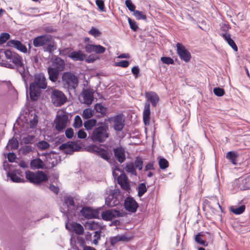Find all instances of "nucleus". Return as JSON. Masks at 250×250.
Listing matches in <instances>:
<instances>
[{"label": "nucleus", "mask_w": 250, "mask_h": 250, "mask_svg": "<svg viewBox=\"0 0 250 250\" xmlns=\"http://www.w3.org/2000/svg\"><path fill=\"white\" fill-rule=\"evenodd\" d=\"M47 87V82L44 75L42 73L35 74L34 81L29 86V95L33 101H37L40 96L42 89Z\"/></svg>", "instance_id": "nucleus-1"}, {"label": "nucleus", "mask_w": 250, "mask_h": 250, "mask_svg": "<svg viewBox=\"0 0 250 250\" xmlns=\"http://www.w3.org/2000/svg\"><path fill=\"white\" fill-rule=\"evenodd\" d=\"M4 53L6 58L9 60L10 62H12L14 64L13 65L7 63L6 66L10 68H14V66H16L22 78L25 81L28 76V72L25 70L22 57L16 52H12L9 49L4 51Z\"/></svg>", "instance_id": "nucleus-2"}, {"label": "nucleus", "mask_w": 250, "mask_h": 250, "mask_svg": "<svg viewBox=\"0 0 250 250\" xmlns=\"http://www.w3.org/2000/svg\"><path fill=\"white\" fill-rule=\"evenodd\" d=\"M108 126L102 125L95 127L90 135L91 141L95 143H103L109 137V134L108 132Z\"/></svg>", "instance_id": "nucleus-3"}, {"label": "nucleus", "mask_w": 250, "mask_h": 250, "mask_svg": "<svg viewBox=\"0 0 250 250\" xmlns=\"http://www.w3.org/2000/svg\"><path fill=\"white\" fill-rule=\"evenodd\" d=\"M62 83L63 87L68 91H75L78 86L79 79L74 73L66 72L62 74Z\"/></svg>", "instance_id": "nucleus-4"}, {"label": "nucleus", "mask_w": 250, "mask_h": 250, "mask_svg": "<svg viewBox=\"0 0 250 250\" xmlns=\"http://www.w3.org/2000/svg\"><path fill=\"white\" fill-rule=\"evenodd\" d=\"M26 178L30 182L34 184H40L42 182L48 180L46 174L42 171L34 172L29 170L25 172Z\"/></svg>", "instance_id": "nucleus-5"}, {"label": "nucleus", "mask_w": 250, "mask_h": 250, "mask_svg": "<svg viewBox=\"0 0 250 250\" xmlns=\"http://www.w3.org/2000/svg\"><path fill=\"white\" fill-rule=\"evenodd\" d=\"M235 190H244L250 189V174L235 180L232 184Z\"/></svg>", "instance_id": "nucleus-6"}, {"label": "nucleus", "mask_w": 250, "mask_h": 250, "mask_svg": "<svg viewBox=\"0 0 250 250\" xmlns=\"http://www.w3.org/2000/svg\"><path fill=\"white\" fill-rule=\"evenodd\" d=\"M51 98L52 104L57 107L62 106L67 100L65 95L62 91L57 89H54L51 92Z\"/></svg>", "instance_id": "nucleus-7"}, {"label": "nucleus", "mask_w": 250, "mask_h": 250, "mask_svg": "<svg viewBox=\"0 0 250 250\" xmlns=\"http://www.w3.org/2000/svg\"><path fill=\"white\" fill-rule=\"evenodd\" d=\"M121 195L116 190L110 191L109 195L105 197V203L108 207H113L118 205L120 203Z\"/></svg>", "instance_id": "nucleus-8"}, {"label": "nucleus", "mask_w": 250, "mask_h": 250, "mask_svg": "<svg viewBox=\"0 0 250 250\" xmlns=\"http://www.w3.org/2000/svg\"><path fill=\"white\" fill-rule=\"evenodd\" d=\"M52 37L49 35H43L35 38L33 41V44L36 47L45 46L46 44L52 42Z\"/></svg>", "instance_id": "nucleus-9"}, {"label": "nucleus", "mask_w": 250, "mask_h": 250, "mask_svg": "<svg viewBox=\"0 0 250 250\" xmlns=\"http://www.w3.org/2000/svg\"><path fill=\"white\" fill-rule=\"evenodd\" d=\"M177 53L180 59L184 62H188L191 59V55L189 52L180 43L176 44Z\"/></svg>", "instance_id": "nucleus-10"}, {"label": "nucleus", "mask_w": 250, "mask_h": 250, "mask_svg": "<svg viewBox=\"0 0 250 250\" xmlns=\"http://www.w3.org/2000/svg\"><path fill=\"white\" fill-rule=\"evenodd\" d=\"M68 116L62 114L57 116L55 122V128L59 132L62 131L66 126L68 122Z\"/></svg>", "instance_id": "nucleus-11"}, {"label": "nucleus", "mask_w": 250, "mask_h": 250, "mask_svg": "<svg viewBox=\"0 0 250 250\" xmlns=\"http://www.w3.org/2000/svg\"><path fill=\"white\" fill-rule=\"evenodd\" d=\"M59 148L60 150H64L66 154H71L73 152L78 150L80 146L75 142H68L67 143L61 145Z\"/></svg>", "instance_id": "nucleus-12"}, {"label": "nucleus", "mask_w": 250, "mask_h": 250, "mask_svg": "<svg viewBox=\"0 0 250 250\" xmlns=\"http://www.w3.org/2000/svg\"><path fill=\"white\" fill-rule=\"evenodd\" d=\"M123 216L119 210L115 209L106 210L102 213V219L104 220L109 221L116 217Z\"/></svg>", "instance_id": "nucleus-13"}, {"label": "nucleus", "mask_w": 250, "mask_h": 250, "mask_svg": "<svg viewBox=\"0 0 250 250\" xmlns=\"http://www.w3.org/2000/svg\"><path fill=\"white\" fill-rule=\"evenodd\" d=\"M124 207L128 211L135 212L138 207V205L132 197H128L125 200Z\"/></svg>", "instance_id": "nucleus-14"}, {"label": "nucleus", "mask_w": 250, "mask_h": 250, "mask_svg": "<svg viewBox=\"0 0 250 250\" xmlns=\"http://www.w3.org/2000/svg\"><path fill=\"white\" fill-rule=\"evenodd\" d=\"M114 157L117 161L122 164L126 160L125 150L122 146H119L113 149Z\"/></svg>", "instance_id": "nucleus-15"}, {"label": "nucleus", "mask_w": 250, "mask_h": 250, "mask_svg": "<svg viewBox=\"0 0 250 250\" xmlns=\"http://www.w3.org/2000/svg\"><path fill=\"white\" fill-rule=\"evenodd\" d=\"M81 214L86 219L97 218L98 216V212L90 208H83L81 210Z\"/></svg>", "instance_id": "nucleus-16"}, {"label": "nucleus", "mask_w": 250, "mask_h": 250, "mask_svg": "<svg viewBox=\"0 0 250 250\" xmlns=\"http://www.w3.org/2000/svg\"><path fill=\"white\" fill-rule=\"evenodd\" d=\"M51 67L60 72L62 71L65 68V62L61 58L56 57L52 60Z\"/></svg>", "instance_id": "nucleus-17"}, {"label": "nucleus", "mask_w": 250, "mask_h": 250, "mask_svg": "<svg viewBox=\"0 0 250 250\" xmlns=\"http://www.w3.org/2000/svg\"><path fill=\"white\" fill-rule=\"evenodd\" d=\"M7 45L9 46L13 47L23 53H26L27 51L26 46L19 41L10 40L7 42Z\"/></svg>", "instance_id": "nucleus-18"}, {"label": "nucleus", "mask_w": 250, "mask_h": 250, "mask_svg": "<svg viewBox=\"0 0 250 250\" xmlns=\"http://www.w3.org/2000/svg\"><path fill=\"white\" fill-rule=\"evenodd\" d=\"M150 115V104L148 102H146L144 105V109L143 111V121L144 124L146 125H147L149 124Z\"/></svg>", "instance_id": "nucleus-19"}, {"label": "nucleus", "mask_w": 250, "mask_h": 250, "mask_svg": "<svg viewBox=\"0 0 250 250\" xmlns=\"http://www.w3.org/2000/svg\"><path fill=\"white\" fill-rule=\"evenodd\" d=\"M114 129L118 131L122 130L124 126V121L123 118L119 115L115 116L113 118Z\"/></svg>", "instance_id": "nucleus-20"}, {"label": "nucleus", "mask_w": 250, "mask_h": 250, "mask_svg": "<svg viewBox=\"0 0 250 250\" xmlns=\"http://www.w3.org/2000/svg\"><path fill=\"white\" fill-rule=\"evenodd\" d=\"M145 96L152 104L153 107L157 105V103L159 101L158 96L154 92H146L145 93Z\"/></svg>", "instance_id": "nucleus-21"}, {"label": "nucleus", "mask_w": 250, "mask_h": 250, "mask_svg": "<svg viewBox=\"0 0 250 250\" xmlns=\"http://www.w3.org/2000/svg\"><path fill=\"white\" fill-rule=\"evenodd\" d=\"M86 55L82 53L80 50L73 51L69 53L68 57L74 61H82L86 58Z\"/></svg>", "instance_id": "nucleus-22"}, {"label": "nucleus", "mask_w": 250, "mask_h": 250, "mask_svg": "<svg viewBox=\"0 0 250 250\" xmlns=\"http://www.w3.org/2000/svg\"><path fill=\"white\" fill-rule=\"evenodd\" d=\"M118 183L121 187L125 190L129 189V185L128 184L127 178L125 174H121L117 178Z\"/></svg>", "instance_id": "nucleus-23"}, {"label": "nucleus", "mask_w": 250, "mask_h": 250, "mask_svg": "<svg viewBox=\"0 0 250 250\" xmlns=\"http://www.w3.org/2000/svg\"><path fill=\"white\" fill-rule=\"evenodd\" d=\"M47 71L49 80L52 82H56L58 80L60 71L51 66L47 68Z\"/></svg>", "instance_id": "nucleus-24"}, {"label": "nucleus", "mask_w": 250, "mask_h": 250, "mask_svg": "<svg viewBox=\"0 0 250 250\" xmlns=\"http://www.w3.org/2000/svg\"><path fill=\"white\" fill-rule=\"evenodd\" d=\"M220 35L235 51H237L238 50L237 46L234 41L231 38L230 34L228 33H221Z\"/></svg>", "instance_id": "nucleus-25"}, {"label": "nucleus", "mask_w": 250, "mask_h": 250, "mask_svg": "<svg viewBox=\"0 0 250 250\" xmlns=\"http://www.w3.org/2000/svg\"><path fill=\"white\" fill-rule=\"evenodd\" d=\"M84 102L87 104H91L93 101V93L88 89H83L82 93Z\"/></svg>", "instance_id": "nucleus-26"}, {"label": "nucleus", "mask_w": 250, "mask_h": 250, "mask_svg": "<svg viewBox=\"0 0 250 250\" xmlns=\"http://www.w3.org/2000/svg\"><path fill=\"white\" fill-rule=\"evenodd\" d=\"M103 123H97V120L95 119H88L84 122V126L87 130H91L93 127L96 125H102Z\"/></svg>", "instance_id": "nucleus-27"}, {"label": "nucleus", "mask_w": 250, "mask_h": 250, "mask_svg": "<svg viewBox=\"0 0 250 250\" xmlns=\"http://www.w3.org/2000/svg\"><path fill=\"white\" fill-rule=\"evenodd\" d=\"M97 155L99 156L104 160L108 162L111 159V156L107 149L100 147L97 152Z\"/></svg>", "instance_id": "nucleus-28"}, {"label": "nucleus", "mask_w": 250, "mask_h": 250, "mask_svg": "<svg viewBox=\"0 0 250 250\" xmlns=\"http://www.w3.org/2000/svg\"><path fill=\"white\" fill-rule=\"evenodd\" d=\"M43 166V162L40 158L33 159L30 162V167L32 169L42 168Z\"/></svg>", "instance_id": "nucleus-29"}, {"label": "nucleus", "mask_w": 250, "mask_h": 250, "mask_svg": "<svg viewBox=\"0 0 250 250\" xmlns=\"http://www.w3.org/2000/svg\"><path fill=\"white\" fill-rule=\"evenodd\" d=\"M7 176L8 177H9L10 178V180L13 182L15 183H23L24 182V180L19 177L17 175L16 173L15 172V171L12 172H8L7 173Z\"/></svg>", "instance_id": "nucleus-30"}, {"label": "nucleus", "mask_w": 250, "mask_h": 250, "mask_svg": "<svg viewBox=\"0 0 250 250\" xmlns=\"http://www.w3.org/2000/svg\"><path fill=\"white\" fill-rule=\"evenodd\" d=\"M125 169L128 173L131 175L136 176L137 173L135 169V167L132 162H129L126 164Z\"/></svg>", "instance_id": "nucleus-31"}, {"label": "nucleus", "mask_w": 250, "mask_h": 250, "mask_svg": "<svg viewBox=\"0 0 250 250\" xmlns=\"http://www.w3.org/2000/svg\"><path fill=\"white\" fill-rule=\"evenodd\" d=\"M71 226L75 232L79 235H82L83 233L84 229L82 225L77 223H72Z\"/></svg>", "instance_id": "nucleus-32"}, {"label": "nucleus", "mask_w": 250, "mask_h": 250, "mask_svg": "<svg viewBox=\"0 0 250 250\" xmlns=\"http://www.w3.org/2000/svg\"><path fill=\"white\" fill-rule=\"evenodd\" d=\"M238 155L233 151H229L226 155V158L232 163L233 165H236V159Z\"/></svg>", "instance_id": "nucleus-33"}, {"label": "nucleus", "mask_w": 250, "mask_h": 250, "mask_svg": "<svg viewBox=\"0 0 250 250\" xmlns=\"http://www.w3.org/2000/svg\"><path fill=\"white\" fill-rule=\"evenodd\" d=\"M143 162L144 161L143 159L139 156H137L134 163H133L135 167V169H138L140 171L142 170L143 166Z\"/></svg>", "instance_id": "nucleus-34"}, {"label": "nucleus", "mask_w": 250, "mask_h": 250, "mask_svg": "<svg viewBox=\"0 0 250 250\" xmlns=\"http://www.w3.org/2000/svg\"><path fill=\"white\" fill-rule=\"evenodd\" d=\"M245 209V206L244 205H241V206L235 208L231 207L230 211L235 214L239 215L242 214Z\"/></svg>", "instance_id": "nucleus-35"}, {"label": "nucleus", "mask_w": 250, "mask_h": 250, "mask_svg": "<svg viewBox=\"0 0 250 250\" xmlns=\"http://www.w3.org/2000/svg\"><path fill=\"white\" fill-rule=\"evenodd\" d=\"M93 115V111L90 108H85L83 111L82 116L85 119H89L92 117Z\"/></svg>", "instance_id": "nucleus-36"}, {"label": "nucleus", "mask_w": 250, "mask_h": 250, "mask_svg": "<svg viewBox=\"0 0 250 250\" xmlns=\"http://www.w3.org/2000/svg\"><path fill=\"white\" fill-rule=\"evenodd\" d=\"M94 109L97 112L100 113L102 115H105L107 110L106 108L101 104H96L95 105Z\"/></svg>", "instance_id": "nucleus-37"}, {"label": "nucleus", "mask_w": 250, "mask_h": 250, "mask_svg": "<svg viewBox=\"0 0 250 250\" xmlns=\"http://www.w3.org/2000/svg\"><path fill=\"white\" fill-rule=\"evenodd\" d=\"M147 191L146 184L141 183L138 186V195L139 197H142Z\"/></svg>", "instance_id": "nucleus-38"}, {"label": "nucleus", "mask_w": 250, "mask_h": 250, "mask_svg": "<svg viewBox=\"0 0 250 250\" xmlns=\"http://www.w3.org/2000/svg\"><path fill=\"white\" fill-rule=\"evenodd\" d=\"M159 166L161 169H165L169 166L168 162L164 158L160 157L159 160Z\"/></svg>", "instance_id": "nucleus-39"}, {"label": "nucleus", "mask_w": 250, "mask_h": 250, "mask_svg": "<svg viewBox=\"0 0 250 250\" xmlns=\"http://www.w3.org/2000/svg\"><path fill=\"white\" fill-rule=\"evenodd\" d=\"M50 146L49 144L45 141H39L37 144V147L42 150L47 149Z\"/></svg>", "instance_id": "nucleus-40"}, {"label": "nucleus", "mask_w": 250, "mask_h": 250, "mask_svg": "<svg viewBox=\"0 0 250 250\" xmlns=\"http://www.w3.org/2000/svg\"><path fill=\"white\" fill-rule=\"evenodd\" d=\"M88 34L95 38H97L100 36L102 33L97 28L94 27H92L91 29L88 31Z\"/></svg>", "instance_id": "nucleus-41"}, {"label": "nucleus", "mask_w": 250, "mask_h": 250, "mask_svg": "<svg viewBox=\"0 0 250 250\" xmlns=\"http://www.w3.org/2000/svg\"><path fill=\"white\" fill-rule=\"evenodd\" d=\"M133 15L135 17L137 20H146V16L143 14L142 12L135 10L133 12Z\"/></svg>", "instance_id": "nucleus-42"}, {"label": "nucleus", "mask_w": 250, "mask_h": 250, "mask_svg": "<svg viewBox=\"0 0 250 250\" xmlns=\"http://www.w3.org/2000/svg\"><path fill=\"white\" fill-rule=\"evenodd\" d=\"M64 203L67 208H68L69 206L73 207L75 206V202L73 198L70 196L64 197Z\"/></svg>", "instance_id": "nucleus-43"}, {"label": "nucleus", "mask_w": 250, "mask_h": 250, "mask_svg": "<svg viewBox=\"0 0 250 250\" xmlns=\"http://www.w3.org/2000/svg\"><path fill=\"white\" fill-rule=\"evenodd\" d=\"M83 125L82 120L80 116L77 115L75 117L74 122L73 124V126L75 128H79Z\"/></svg>", "instance_id": "nucleus-44"}, {"label": "nucleus", "mask_w": 250, "mask_h": 250, "mask_svg": "<svg viewBox=\"0 0 250 250\" xmlns=\"http://www.w3.org/2000/svg\"><path fill=\"white\" fill-rule=\"evenodd\" d=\"M201 236V233H198L195 237V241L198 244L202 245L203 246H207L208 243H207L205 241L203 240L200 237Z\"/></svg>", "instance_id": "nucleus-45"}, {"label": "nucleus", "mask_w": 250, "mask_h": 250, "mask_svg": "<svg viewBox=\"0 0 250 250\" xmlns=\"http://www.w3.org/2000/svg\"><path fill=\"white\" fill-rule=\"evenodd\" d=\"M10 38L8 33H2L0 35V44L5 43Z\"/></svg>", "instance_id": "nucleus-46"}, {"label": "nucleus", "mask_w": 250, "mask_h": 250, "mask_svg": "<svg viewBox=\"0 0 250 250\" xmlns=\"http://www.w3.org/2000/svg\"><path fill=\"white\" fill-rule=\"evenodd\" d=\"M161 61L166 64H173L174 63V60L169 57H162L161 58Z\"/></svg>", "instance_id": "nucleus-47"}, {"label": "nucleus", "mask_w": 250, "mask_h": 250, "mask_svg": "<svg viewBox=\"0 0 250 250\" xmlns=\"http://www.w3.org/2000/svg\"><path fill=\"white\" fill-rule=\"evenodd\" d=\"M95 3L98 6L99 9L102 12H105V9L104 7V1L103 0H96Z\"/></svg>", "instance_id": "nucleus-48"}, {"label": "nucleus", "mask_w": 250, "mask_h": 250, "mask_svg": "<svg viewBox=\"0 0 250 250\" xmlns=\"http://www.w3.org/2000/svg\"><path fill=\"white\" fill-rule=\"evenodd\" d=\"M128 21L130 28L134 31H136L138 28V26L135 21H132L130 18H128Z\"/></svg>", "instance_id": "nucleus-49"}, {"label": "nucleus", "mask_w": 250, "mask_h": 250, "mask_svg": "<svg viewBox=\"0 0 250 250\" xmlns=\"http://www.w3.org/2000/svg\"><path fill=\"white\" fill-rule=\"evenodd\" d=\"M125 4L130 11L133 12L135 10V6L132 2L131 0H126Z\"/></svg>", "instance_id": "nucleus-50"}, {"label": "nucleus", "mask_w": 250, "mask_h": 250, "mask_svg": "<svg viewBox=\"0 0 250 250\" xmlns=\"http://www.w3.org/2000/svg\"><path fill=\"white\" fill-rule=\"evenodd\" d=\"M8 145L12 149H17L19 146V143L16 139H12L10 140H9L8 142Z\"/></svg>", "instance_id": "nucleus-51"}, {"label": "nucleus", "mask_w": 250, "mask_h": 250, "mask_svg": "<svg viewBox=\"0 0 250 250\" xmlns=\"http://www.w3.org/2000/svg\"><path fill=\"white\" fill-rule=\"evenodd\" d=\"M213 92L214 94L217 96H222L225 94L224 90L220 87H215L213 89Z\"/></svg>", "instance_id": "nucleus-52"}, {"label": "nucleus", "mask_w": 250, "mask_h": 250, "mask_svg": "<svg viewBox=\"0 0 250 250\" xmlns=\"http://www.w3.org/2000/svg\"><path fill=\"white\" fill-rule=\"evenodd\" d=\"M213 203L215 204V205H214L215 207H218L220 208H221V206H220V205L219 204L218 200L217 199H216V198H213L211 200V202H210V201L208 202V205L209 207H210L211 208H214V207H213Z\"/></svg>", "instance_id": "nucleus-53"}, {"label": "nucleus", "mask_w": 250, "mask_h": 250, "mask_svg": "<svg viewBox=\"0 0 250 250\" xmlns=\"http://www.w3.org/2000/svg\"><path fill=\"white\" fill-rule=\"evenodd\" d=\"M100 147H99L95 145H92L89 146L88 147V149L90 152L97 155V152L98 151Z\"/></svg>", "instance_id": "nucleus-54"}, {"label": "nucleus", "mask_w": 250, "mask_h": 250, "mask_svg": "<svg viewBox=\"0 0 250 250\" xmlns=\"http://www.w3.org/2000/svg\"><path fill=\"white\" fill-rule=\"evenodd\" d=\"M43 30L47 33H54L56 31V29L51 25H46L43 27Z\"/></svg>", "instance_id": "nucleus-55"}, {"label": "nucleus", "mask_w": 250, "mask_h": 250, "mask_svg": "<svg viewBox=\"0 0 250 250\" xmlns=\"http://www.w3.org/2000/svg\"><path fill=\"white\" fill-rule=\"evenodd\" d=\"M105 51V48L101 45H95L94 52L97 54L104 53Z\"/></svg>", "instance_id": "nucleus-56"}, {"label": "nucleus", "mask_w": 250, "mask_h": 250, "mask_svg": "<svg viewBox=\"0 0 250 250\" xmlns=\"http://www.w3.org/2000/svg\"><path fill=\"white\" fill-rule=\"evenodd\" d=\"M95 48V45L87 44L85 46V49L86 52L91 53L94 52Z\"/></svg>", "instance_id": "nucleus-57"}, {"label": "nucleus", "mask_w": 250, "mask_h": 250, "mask_svg": "<svg viewBox=\"0 0 250 250\" xmlns=\"http://www.w3.org/2000/svg\"><path fill=\"white\" fill-rule=\"evenodd\" d=\"M65 136L67 138L70 139L74 135V131L72 128H68L65 130Z\"/></svg>", "instance_id": "nucleus-58"}, {"label": "nucleus", "mask_w": 250, "mask_h": 250, "mask_svg": "<svg viewBox=\"0 0 250 250\" xmlns=\"http://www.w3.org/2000/svg\"><path fill=\"white\" fill-rule=\"evenodd\" d=\"M129 65V62L126 60L121 61L116 63V66H121L124 68L127 67Z\"/></svg>", "instance_id": "nucleus-59"}, {"label": "nucleus", "mask_w": 250, "mask_h": 250, "mask_svg": "<svg viewBox=\"0 0 250 250\" xmlns=\"http://www.w3.org/2000/svg\"><path fill=\"white\" fill-rule=\"evenodd\" d=\"M34 136L32 135H28L23 138V142L26 144H30L33 141Z\"/></svg>", "instance_id": "nucleus-60"}, {"label": "nucleus", "mask_w": 250, "mask_h": 250, "mask_svg": "<svg viewBox=\"0 0 250 250\" xmlns=\"http://www.w3.org/2000/svg\"><path fill=\"white\" fill-rule=\"evenodd\" d=\"M131 72L132 74L134 75L135 78H137L139 76V74L140 73V69L138 66H133L131 69Z\"/></svg>", "instance_id": "nucleus-61"}, {"label": "nucleus", "mask_w": 250, "mask_h": 250, "mask_svg": "<svg viewBox=\"0 0 250 250\" xmlns=\"http://www.w3.org/2000/svg\"><path fill=\"white\" fill-rule=\"evenodd\" d=\"M51 42L48 43V44H46V47L44 48V50L45 51H47L50 53L53 52L54 50V46L51 44Z\"/></svg>", "instance_id": "nucleus-62"}, {"label": "nucleus", "mask_w": 250, "mask_h": 250, "mask_svg": "<svg viewBox=\"0 0 250 250\" xmlns=\"http://www.w3.org/2000/svg\"><path fill=\"white\" fill-rule=\"evenodd\" d=\"M78 137L80 139H85L86 137V133L83 129H80L78 132Z\"/></svg>", "instance_id": "nucleus-63"}, {"label": "nucleus", "mask_w": 250, "mask_h": 250, "mask_svg": "<svg viewBox=\"0 0 250 250\" xmlns=\"http://www.w3.org/2000/svg\"><path fill=\"white\" fill-rule=\"evenodd\" d=\"M7 158L10 162H13L16 159V155L13 152H10L8 154Z\"/></svg>", "instance_id": "nucleus-64"}]
</instances>
